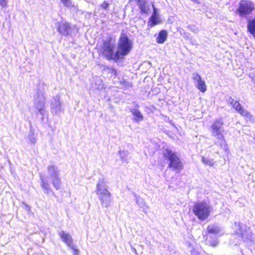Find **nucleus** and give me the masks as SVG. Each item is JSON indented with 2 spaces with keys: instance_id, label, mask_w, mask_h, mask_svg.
<instances>
[{
  "instance_id": "obj_1",
  "label": "nucleus",
  "mask_w": 255,
  "mask_h": 255,
  "mask_svg": "<svg viewBox=\"0 0 255 255\" xmlns=\"http://www.w3.org/2000/svg\"><path fill=\"white\" fill-rule=\"evenodd\" d=\"M96 193L102 206L106 208L109 207L111 202V194L108 189V186L104 179L101 178L98 181Z\"/></svg>"
},
{
  "instance_id": "obj_2",
  "label": "nucleus",
  "mask_w": 255,
  "mask_h": 255,
  "mask_svg": "<svg viewBox=\"0 0 255 255\" xmlns=\"http://www.w3.org/2000/svg\"><path fill=\"white\" fill-rule=\"evenodd\" d=\"M163 157L168 163V167L179 173L183 169V166L177 153L171 149L166 148L163 151Z\"/></svg>"
},
{
  "instance_id": "obj_3",
  "label": "nucleus",
  "mask_w": 255,
  "mask_h": 255,
  "mask_svg": "<svg viewBox=\"0 0 255 255\" xmlns=\"http://www.w3.org/2000/svg\"><path fill=\"white\" fill-rule=\"evenodd\" d=\"M46 88V86L43 83L39 84L37 96L34 102V107L38 111L37 114H39L42 116L41 118L42 121L43 120V117L46 115L45 109V98L44 96V93L45 92Z\"/></svg>"
},
{
  "instance_id": "obj_4",
  "label": "nucleus",
  "mask_w": 255,
  "mask_h": 255,
  "mask_svg": "<svg viewBox=\"0 0 255 255\" xmlns=\"http://www.w3.org/2000/svg\"><path fill=\"white\" fill-rule=\"evenodd\" d=\"M209 130L212 135L217 139V143L222 146L225 143L224 136L225 129L224 122L222 119H216L210 127Z\"/></svg>"
},
{
  "instance_id": "obj_5",
  "label": "nucleus",
  "mask_w": 255,
  "mask_h": 255,
  "mask_svg": "<svg viewBox=\"0 0 255 255\" xmlns=\"http://www.w3.org/2000/svg\"><path fill=\"white\" fill-rule=\"evenodd\" d=\"M115 44L112 42L111 37L103 41L101 51L103 55L108 60H118L119 56L118 51L115 52Z\"/></svg>"
},
{
  "instance_id": "obj_6",
  "label": "nucleus",
  "mask_w": 255,
  "mask_h": 255,
  "mask_svg": "<svg viewBox=\"0 0 255 255\" xmlns=\"http://www.w3.org/2000/svg\"><path fill=\"white\" fill-rule=\"evenodd\" d=\"M211 210L209 203L206 202H200L196 203L193 207V212L198 218L204 220L209 217Z\"/></svg>"
},
{
  "instance_id": "obj_7",
  "label": "nucleus",
  "mask_w": 255,
  "mask_h": 255,
  "mask_svg": "<svg viewBox=\"0 0 255 255\" xmlns=\"http://www.w3.org/2000/svg\"><path fill=\"white\" fill-rule=\"evenodd\" d=\"M132 42L125 33H122L118 44V53L119 56L127 55L131 50Z\"/></svg>"
},
{
  "instance_id": "obj_8",
  "label": "nucleus",
  "mask_w": 255,
  "mask_h": 255,
  "mask_svg": "<svg viewBox=\"0 0 255 255\" xmlns=\"http://www.w3.org/2000/svg\"><path fill=\"white\" fill-rule=\"evenodd\" d=\"M47 170L53 186L57 190L59 189L60 188L61 182L59 176L60 170L58 167L53 163H50L47 166Z\"/></svg>"
},
{
  "instance_id": "obj_9",
  "label": "nucleus",
  "mask_w": 255,
  "mask_h": 255,
  "mask_svg": "<svg viewBox=\"0 0 255 255\" xmlns=\"http://www.w3.org/2000/svg\"><path fill=\"white\" fill-rule=\"evenodd\" d=\"M255 9V4L251 1L241 0L238 8L236 9V13L240 17H247L249 15L252 13Z\"/></svg>"
},
{
  "instance_id": "obj_10",
  "label": "nucleus",
  "mask_w": 255,
  "mask_h": 255,
  "mask_svg": "<svg viewBox=\"0 0 255 255\" xmlns=\"http://www.w3.org/2000/svg\"><path fill=\"white\" fill-rule=\"evenodd\" d=\"M228 104L236 110L240 115L245 117L247 119L251 120L252 118V114L245 109L238 101H235L231 97H229L227 100Z\"/></svg>"
},
{
  "instance_id": "obj_11",
  "label": "nucleus",
  "mask_w": 255,
  "mask_h": 255,
  "mask_svg": "<svg viewBox=\"0 0 255 255\" xmlns=\"http://www.w3.org/2000/svg\"><path fill=\"white\" fill-rule=\"evenodd\" d=\"M58 32L63 36H68L71 35L75 30L77 31L75 25H72L70 23L66 21L62 20L59 22L57 27Z\"/></svg>"
},
{
  "instance_id": "obj_12",
  "label": "nucleus",
  "mask_w": 255,
  "mask_h": 255,
  "mask_svg": "<svg viewBox=\"0 0 255 255\" xmlns=\"http://www.w3.org/2000/svg\"><path fill=\"white\" fill-rule=\"evenodd\" d=\"M50 108L51 112L53 114L59 115L63 112V103L59 95L53 97L50 102Z\"/></svg>"
},
{
  "instance_id": "obj_13",
  "label": "nucleus",
  "mask_w": 255,
  "mask_h": 255,
  "mask_svg": "<svg viewBox=\"0 0 255 255\" xmlns=\"http://www.w3.org/2000/svg\"><path fill=\"white\" fill-rule=\"evenodd\" d=\"M192 78L194 81L195 86L202 92L204 93L206 90V85L204 80H203L201 76L197 72H195L192 74Z\"/></svg>"
},
{
  "instance_id": "obj_14",
  "label": "nucleus",
  "mask_w": 255,
  "mask_h": 255,
  "mask_svg": "<svg viewBox=\"0 0 255 255\" xmlns=\"http://www.w3.org/2000/svg\"><path fill=\"white\" fill-rule=\"evenodd\" d=\"M58 235L60 237L62 241L69 247H73V239L70 234L64 231L58 232Z\"/></svg>"
},
{
  "instance_id": "obj_15",
  "label": "nucleus",
  "mask_w": 255,
  "mask_h": 255,
  "mask_svg": "<svg viewBox=\"0 0 255 255\" xmlns=\"http://www.w3.org/2000/svg\"><path fill=\"white\" fill-rule=\"evenodd\" d=\"M130 112L133 115V120L134 122L139 123L143 121V116L138 110V106L136 105L134 108L130 110Z\"/></svg>"
},
{
  "instance_id": "obj_16",
  "label": "nucleus",
  "mask_w": 255,
  "mask_h": 255,
  "mask_svg": "<svg viewBox=\"0 0 255 255\" xmlns=\"http://www.w3.org/2000/svg\"><path fill=\"white\" fill-rule=\"evenodd\" d=\"M40 179L41 180L40 186L44 190V192L46 194H49L52 192L50 185L48 183V181L45 176L43 175H40Z\"/></svg>"
},
{
  "instance_id": "obj_17",
  "label": "nucleus",
  "mask_w": 255,
  "mask_h": 255,
  "mask_svg": "<svg viewBox=\"0 0 255 255\" xmlns=\"http://www.w3.org/2000/svg\"><path fill=\"white\" fill-rule=\"evenodd\" d=\"M140 11L142 13L148 14L150 10V4L145 0H135Z\"/></svg>"
},
{
  "instance_id": "obj_18",
  "label": "nucleus",
  "mask_w": 255,
  "mask_h": 255,
  "mask_svg": "<svg viewBox=\"0 0 255 255\" xmlns=\"http://www.w3.org/2000/svg\"><path fill=\"white\" fill-rule=\"evenodd\" d=\"M248 31L255 38V17L247 20Z\"/></svg>"
},
{
  "instance_id": "obj_19",
  "label": "nucleus",
  "mask_w": 255,
  "mask_h": 255,
  "mask_svg": "<svg viewBox=\"0 0 255 255\" xmlns=\"http://www.w3.org/2000/svg\"><path fill=\"white\" fill-rule=\"evenodd\" d=\"M91 86L93 90H102L104 88L103 82L99 77L96 76L94 78Z\"/></svg>"
},
{
  "instance_id": "obj_20",
  "label": "nucleus",
  "mask_w": 255,
  "mask_h": 255,
  "mask_svg": "<svg viewBox=\"0 0 255 255\" xmlns=\"http://www.w3.org/2000/svg\"><path fill=\"white\" fill-rule=\"evenodd\" d=\"M134 197H135V201L138 206L143 209V211L145 213H147L146 210L148 209V206L145 203L144 199L141 198L139 196H137L136 194L134 193Z\"/></svg>"
},
{
  "instance_id": "obj_21",
  "label": "nucleus",
  "mask_w": 255,
  "mask_h": 255,
  "mask_svg": "<svg viewBox=\"0 0 255 255\" xmlns=\"http://www.w3.org/2000/svg\"><path fill=\"white\" fill-rule=\"evenodd\" d=\"M153 12L151 17H150L149 21L151 22L150 25L151 26H154L159 22V18L157 13V9L155 7L153 4H152Z\"/></svg>"
},
{
  "instance_id": "obj_22",
  "label": "nucleus",
  "mask_w": 255,
  "mask_h": 255,
  "mask_svg": "<svg viewBox=\"0 0 255 255\" xmlns=\"http://www.w3.org/2000/svg\"><path fill=\"white\" fill-rule=\"evenodd\" d=\"M208 234L216 235L221 231L220 227L216 224L209 225L207 228Z\"/></svg>"
},
{
  "instance_id": "obj_23",
  "label": "nucleus",
  "mask_w": 255,
  "mask_h": 255,
  "mask_svg": "<svg viewBox=\"0 0 255 255\" xmlns=\"http://www.w3.org/2000/svg\"><path fill=\"white\" fill-rule=\"evenodd\" d=\"M167 33L166 30H162L156 37V41L158 43H163L166 40Z\"/></svg>"
},
{
  "instance_id": "obj_24",
  "label": "nucleus",
  "mask_w": 255,
  "mask_h": 255,
  "mask_svg": "<svg viewBox=\"0 0 255 255\" xmlns=\"http://www.w3.org/2000/svg\"><path fill=\"white\" fill-rule=\"evenodd\" d=\"M235 226L236 228V230L235 231V234L237 235L238 237H243L244 234L241 230V226L240 224L235 223Z\"/></svg>"
},
{
  "instance_id": "obj_25",
  "label": "nucleus",
  "mask_w": 255,
  "mask_h": 255,
  "mask_svg": "<svg viewBox=\"0 0 255 255\" xmlns=\"http://www.w3.org/2000/svg\"><path fill=\"white\" fill-rule=\"evenodd\" d=\"M119 154L120 155L121 159L123 162H126V163H128V152L127 151H119Z\"/></svg>"
},
{
  "instance_id": "obj_26",
  "label": "nucleus",
  "mask_w": 255,
  "mask_h": 255,
  "mask_svg": "<svg viewBox=\"0 0 255 255\" xmlns=\"http://www.w3.org/2000/svg\"><path fill=\"white\" fill-rule=\"evenodd\" d=\"M202 161L204 164L211 166H213L215 163L213 159L205 157H202Z\"/></svg>"
},
{
  "instance_id": "obj_27",
  "label": "nucleus",
  "mask_w": 255,
  "mask_h": 255,
  "mask_svg": "<svg viewBox=\"0 0 255 255\" xmlns=\"http://www.w3.org/2000/svg\"><path fill=\"white\" fill-rule=\"evenodd\" d=\"M60 1L64 6L70 8L74 6L71 0H60Z\"/></svg>"
},
{
  "instance_id": "obj_28",
  "label": "nucleus",
  "mask_w": 255,
  "mask_h": 255,
  "mask_svg": "<svg viewBox=\"0 0 255 255\" xmlns=\"http://www.w3.org/2000/svg\"><path fill=\"white\" fill-rule=\"evenodd\" d=\"M29 139L32 143L34 144L36 142V138L33 132H31L29 134Z\"/></svg>"
},
{
  "instance_id": "obj_29",
  "label": "nucleus",
  "mask_w": 255,
  "mask_h": 255,
  "mask_svg": "<svg viewBox=\"0 0 255 255\" xmlns=\"http://www.w3.org/2000/svg\"><path fill=\"white\" fill-rule=\"evenodd\" d=\"M191 255H201V253L196 249L192 248L190 251Z\"/></svg>"
},
{
  "instance_id": "obj_30",
  "label": "nucleus",
  "mask_w": 255,
  "mask_h": 255,
  "mask_svg": "<svg viewBox=\"0 0 255 255\" xmlns=\"http://www.w3.org/2000/svg\"><path fill=\"white\" fill-rule=\"evenodd\" d=\"M121 83L122 84H123V85L125 86V87L128 88H129V87H131L132 86V85H131L130 83H129V82H127V81H126V80H125L124 79H123V80L121 81Z\"/></svg>"
},
{
  "instance_id": "obj_31",
  "label": "nucleus",
  "mask_w": 255,
  "mask_h": 255,
  "mask_svg": "<svg viewBox=\"0 0 255 255\" xmlns=\"http://www.w3.org/2000/svg\"><path fill=\"white\" fill-rule=\"evenodd\" d=\"M73 252L74 255H78V250L75 248L74 244H73V247H69Z\"/></svg>"
},
{
  "instance_id": "obj_32",
  "label": "nucleus",
  "mask_w": 255,
  "mask_h": 255,
  "mask_svg": "<svg viewBox=\"0 0 255 255\" xmlns=\"http://www.w3.org/2000/svg\"><path fill=\"white\" fill-rule=\"evenodd\" d=\"M7 2V1L6 0H0V5H1L2 8L6 7Z\"/></svg>"
},
{
  "instance_id": "obj_33",
  "label": "nucleus",
  "mask_w": 255,
  "mask_h": 255,
  "mask_svg": "<svg viewBox=\"0 0 255 255\" xmlns=\"http://www.w3.org/2000/svg\"><path fill=\"white\" fill-rule=\"evenodd\" d=\"M109 6V4L105 1H104L101 5V6L105 9H108Z\"/></svg>"
},
{
  "instance_id": "obj_34",
  "label": "nucleus",
  "mask_w": 255,
  "mask_h": 255,
  "mask_svg": "<svg viewBox=\"0 0 255 255\" xmlns=\"http://www.w3.org/2000/svg\"><path fill=\"white\" fill-rule=\"evenodd\" d=\"M218 244V242L217 241H214L211 243V245L213 247H216Z\"/></svg>"
},
{
  "instance_id": "obj_35",
  "label": "nucleus",
  "mask_w": 255,
  "mask_h": 255,
  "mask_svg": "<svg viewBox=\"0 0 255 255\" xmlns=\"http://www.w3.org/2000/svg\"><path fill=\"white\" fill-rule=\"evenodd\" d=\"M254 72H253L252 73H251L250 76L252 78V80L255 83V74H254Z\"/></svg>"
},
{
  "instance_id": "obj_36",
  "label": "nucleus",
  "mask_w": 255,
  "mask_h": 255,
  "mask_svg": "<svg viewBox=\"0 0 255 255\" xmlns=\"http://www.w3.org/2000/svg\"><path fill=\"white\" fill-rule=\"evenodd\" d=\"M112 74H113L115 76H116L117 74V72L115 69H112Z\"/></svg>"
},
{
  "instance_id": "obj_37",
  "label": "nucleus",
  "mask_w": 255,
  "mask_h": 255,
  "mask_svg": "<svg viewBox=\"0 0 255 255\" xmlns=\"http://www.w3.org/2000/svg\"><path fill=\"white\" fill-rule=\"evenodd\" d=\"M24 205L25 206V209L27 210V211H29L30 210V207L29 206H28V205L25 204Z\"/></svg>"
},
{
  "instance_id": "obj_38",
  "label": "nucleus",
  "mask_w": 255,
  "mask_h": 255,
  "mask_svg": "<svg viewBox=\"0 0 255 255\" xmlns=\"http://www.w3.org/2000/svg\"><path fill=\"white\" fill-rule=\"evenodd\" d=\"M133 251H134V253L135 254L137 255V251L135 249H133Z\"/></svg>"
}]
</instances>
